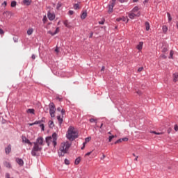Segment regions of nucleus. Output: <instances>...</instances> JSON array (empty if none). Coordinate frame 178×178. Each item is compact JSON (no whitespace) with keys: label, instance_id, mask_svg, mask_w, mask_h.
I'll use <instances>...</instances> for the list:
<instances>
[{"label":"nucleus","instance_id":"5701e85b","mask_svg":"<svg viewBox=\"0 0 178 178\" xmlns=\"http://www.w3.org/2000/svg\"><path fill=\"white\" fill-rule=\"evenodd\" d=\"M27 113H32L33 115H34V112H35V111L33 108H29L26 111Z\"/></svg>","mask_w":178,"mask_h":178},{"label":"nucleus","instance_id":"7ed1b4c3","mask_svg":"<svg viewBox=\"0 0 178 178\" xmlns=\"http://www.w3.org/2000/svg\"><path fill=\"white\" fill-rule=\"evenodd\" d=\"M71 145H72L68 141L62 143L58 150V156H65V154L67 153V151L70 148Z\"/></svg>","mask_w":178,"mask_h":178},{"label":"nucleus","instance_id":"79ce46f5","mask_svg":"<svg viewBox=\"0 0 178 178\" xmlns=\"http://www.w3.org/2000/svg\"><path fill=\"white\" fill-rule=\"evenodd\" d=\"M174 129H175V131H178V126H177V124L175 125Z\"/></svg>","mask_w":178,"mask_h":178},{"label":"nucleus","instance_id":"c9c22d12","mask_svg":"<svg viewBox=\"0 0 178 178\" xmlns=\"http://www.w3.org/2000/svg\"><path fill=\"white\" fill-rule=\"evenodd\" d=\"M90 123H97V120L94 119V118H91L90 120Z\"/></svg>","mask_w":178,"mask_h":178},{"label":"nucleus","instance_id":"f03ea898","mask_svg":"<svg viewBox=\"0 0 178 178\" xmlns=\"http://www.w3.org/2000/svg\"><path fill=\"white\" fill-rule=\"evenodd\" d=\"M66 137L68 140H70V141H73L74 140H76L77 137H79V133L77 132V130L74 129V127H70L68 128Z\"/></svg>","mask_w":178,"mask_h":178},{"label":"nucleus","instance_id":"0eeeda50","mask_svg":"<svg viewBox=\"0 0 178 178\" xmlns=\"http://www.w3.org/2000/svg\"><path fill=\"white\" fill-rule=\"evenodd\" d=\"M140 15H141V13H140V12H138L137 13H134L131 12L128 15L129 19H134L135 17H140Z\"/></svg>","mask_w":178,"mask_h":178},{"label":"nucleus","instance_id":"de8ad7c7","mask_svg":"<svg viewBox=\"0 0 178 178\" xmlns=\"http://www.w3.org/2000/svg\"><path fill=\"white\" fill-rule=\"evenodd\" d=\"M55 52H56V54H59V49L58 47L56 48Z\"/></svg>","mask_w":178,"mask_h":178},{"label":"nucleus","instance_id":"39448f33","mask_svg":"<svg viewBox=\"0 0 178 178\" xmlns=\"http://www.w3.org/2000/svg\"><path fill=\"white\" fill-rule=\"evenodd\" d=\"M49 108L51 118H55V112H56V107H55V104L54 103H50Z\"/></svg>","mask_w":178,"mask_h":178},{"label":"nucleus","instance_id":"ea45409f","mask_svg":"<svg viewBox=\"0 0 178 178\" xmlns=\"http://www.w3.org/2000/svg\"><path fill=\"white\" fill-rule=\"evenodd\" d=\"M161 58H163V59H166V58H168V56H166L165 54H161Z\"/></svg>","mask_w":178,"mask_h":178},{"label":"nucleus","instance_id":"69168bd1","mask_svg":"<svg viewBox=\"0 0 178 178\" xmlns=\"http://www.w3.org/2000/svg\"><path fill=\"white\" fill-rule=\"evenodd\" d=\"M92 35H93V33H91L90 35V38H92Z\"/></svg>","mask_w":178,"mask_h":178},{"label":"nucleus","instance_id":"09e8293b","mask_svg":"<svg viewBox=\"0 0 178 178\" xmlns=\"http://www.w3.org/2000/svg\"><path fill=\"white\" fill-rule=\"evenodd\" d=\"M73 13H74V12L73 10L69 11V15H73Z\"/></svg>","mask_w":178,"mask_h":178},{"label":"nucleus","instance_id":"3c124183","mask_svg":"<svg viewBox=\"0 0 178 178\" xmlns=\"http://www.w3.org/2000/svg\"><path fill=\"white\" fill-rule=\"evenodd\" d=\"M61 5L60 3L57 4V9H59L60 8Z\"/></svg>","mask_w":178,"mask_h":178},{"label":"nucleus","instance_id":"8fccbe9b","mask_svg":"<svg viewBox=\"0 0 178 178\" xmlns=\"http://www.w3.org/2000/svg\"><path fill=\"white\" fill-rule=\"evenodd\" d=\"M65 109L61 110V113H62L63 115H65Z\"/></svg>","mask_w":178,"mask_h":178},{"label":"nucleus","instance_id":"b1692460","mask_svg":"<svg viewBox=\"0 0 178 178\" xmlns=\"http://www.w3.org/2000/svg\"><path fill=\"white\" fill-rule=\"evenodd\" d=\"M81 161V159L80 157L76 158L74 162L75 165H79Z\"/></svg>","mask_w":178,"mask_h":178},{"label":"nucleus","instance_id":"338daca9","mask_svg":"<svg viewBox=\"0 0 178 178\" xmlns=\"http://www.w3.org/2000/svg\"><path fill=\"white\" fill-rule=\"evenodd\" d=\"M105 155L104 154L103 156L101 158V159H104Z\"/></svg>","mask_w":178,"mask_h":178},{"label":"nucleus","instance_id":"bb28decb","mask_svg":"<svg viewBox=\"0 0 178 178\" xmlns=\"http://www.w3.org/2000/svg\"><path fill=\"white\" fill-rule=\"evenodd\" d=\"M49 127L52 129V127H54V121H49Z\"/></svg>","mask_w":178,"mask_h":178},{"label":"nucleus","instance_id":"a19ab883","mask_svg":"<svg viewBox=\"0 0 178 178\" xmlns=\"http://www.w3.org/2000/svg\"><path fill=\"white\" fill-rule=\"evenodd\" d=\"M40 127H41L42 130L44 131V124H41L40 125Z\"/></svg>","mask_w":178,"mask_h":178},{"label":"nucleus","instance_id":"c756f323","mask_svg":"<svg viewBox=\"0 0 178 178\" xmlns=\"http://www.w3.org/2000/svg\"><path fill=\"white\" fill-rule=\"evenodd\" d=\"M90 141H91V137H88V138H85L84 143H86V144L87 143H90Z\"/></svg>","mask_w":178,"mask_h":178},{"label":"nucleus","instance_id":"72a5a7b5","mask_svg":"<svg viewBox=\"0 0 178 178\" xmlns=\"http://www.w3.org/2000/svg\"><path fill=\"white\" fill-rule=\"evenodd\" d=\"M64 162L65 165H70V161L67 160V159H65Z\"/></svg>","mask_w":178,"mask_h":178},{"label":"nucleus","instance_id":"412c9836","mask_svg":"<svg viewBox=\"0 0 178 178\" xmlns=\"http://www.w3.org/2000/svg\"><path fill=\"white\" fill-rule=\"evenodd\" d=\"M33 31H34V29H33L32 28L29 29L27 31L28 35H31V34H33Z\"/></svg>","mask_w":178,"mask_h":178},{"label":"nucleus","instance_id":"680f3d73","mask_svg":"<svg viewBox=\"0 0 178 178\" xmlns=\"http://www.w3.org/2000/svg\"><path fill=\"white\" fill-rule=\"evenodd\" d=\"M104 21H100V22H99V24H104Z\"/></svg>","mask_w":178,"mask_h":178},{"label":"nucleus","instance_id":"6ab92c4d","mask_svg":"<svg viewBox=\"0 0 178 178\" xmlns=\"http://www.w3.org/2000/svg\"><path fill=\"white\" fill-rule=\"evenodd\" d=\"M87 17V11H83L81 15V19H84Z\"/></svg>","mask_w":178,"mask_h":178},{"label":"nucleus","instance_id":"c03bdc74","mask_svg":"<svg viewBox=\"0 0 178 178\" xmlns=\"http://www.w3.org/2000/svg\"><path fill=\"white\" fill-rule=\"evenodd\" d=\"M144 68L143 67H139L138 69V72H143V70Z\"/></svg>","mask_w":178,"mask_h":178},{"label":"nucleus","instance_id":"cd10ccee","mask_svg":"<svg viewBox=\"0 0 178 178\" xmlns=\"http://www.w3.org/2000/svg\"><path fill=\"white\" fill-rule=\"evenodd\" d=\"M47 20H48V19L47 18V15H44L42 19V22H43L44 24H45L47 23Z\"/></svg>","mask_w":178,"mask_h":178},{"label":"nucleus","instance_id":"a878e982","mask_svg":"<svg viewBox=\"0 0 178 178\" xmlns=\"http://www.w3.org/2000/svg\"><path fill=\"white\" fill-rule=\"evenodd\" d=\"M175 54V52L173 51V50H171L170 52V56H169V59H173V55Z\"/></svg>","mask_w":178,"mask_h":178},{"label":"nucleus","instance_id":"2eb2a0df","mask_svg":"<svg viewBox=\"0 0 178 178\" xmlns=\"http://www.w3.org/2000/svg\"><path fill=\"white\" fill-rule=\"evenodd\" d=\"M58 33H59V28H56L54 33H52L51 31H48V34H51V35H55L56 34H58Z\"/></svg>","mask_w":178,"mask_h":178},{"label":"nucleus","instance_id":"a211bd4d","mask_svg":"<svg viewBox=\"0 0 178 178\" xmlns=\"http://www.w3.org/2000/svg\"><path fill=\"white\" fill-rule=\"evenodd\" d=\"M145 27L146 31H149L150 29L149 22H146L145 23Z\"/></svg>","mask_w":178,"mask_h":178},{"label":"nucleus","instance_id":"13d9d810","mask_svg":"<svg viewBox=\"0 0 178 178\" xmlns=\"http://www.w3.org/2000/svg\"><path fill=\"white\" fill-rule=\"evenodd\" d=\"M2 5H3V6L4 5V6H6V5H8V3H6V1H4V2L2 3Z\"/></svg>","mask_w":178,"mask_h":178},{"label":"nucleus","instance_id":"473e14b6","mask_svg":"<svg viewBox=\"0 0 178 178\" xmlns=\"http://www.w3.org/2000/svg\"><path fill=\"white\" fill-rule=\"evenodd\" d=\"M17 3L16 1H13L11 2V8H15V6H16Z\"/></svg>","mask_w":178,"mask_h":178},{"label":"nucleus","instance_id":"49530a36","mask_svg":"<svg viewBox=\"0 0 178 178\" xmlns=\"http://www.w3.org/2000/svg\"><path fill=\"white\" fill-rule=\"evenodd\" d=\"M122 141H129V138H122Z\"/></svg>","mask_w":178,"mask_h":178},{"label":"nucleus","instance_id":"864d4df0","mask_svg":"<svg viewBox=\"0 0 178 178\" xmlns=\"http://www.w3.org/2000/svg\"><path fill=\"white\" fill-rule=\"evenodd\" d=\"M57 111L58 112H60V111H62V108L60 107H58V108H57Z\"/></svg>","mask_w":178,"mask_h":178},{"label":"nucleus","instance_id":"9b49d317","mask_svg":"<svg viewBox=\"0 0 178 178\" xmlns=\"http://www.w3.org/2000/svg\"><path fill=\"white\" fill-rule=\"evenodd\" d=\"M16 162L17 163H18V165H19V166H23V165H24V162L22 159H19V158L16 159Z\"/></svg>","mask_w":178,"mask_h":178},{"label":"nucleus","instance_id":"dca6fc26","mask_svg":"<svg viewBox=\"0 0 178 178\" xmlns=\"http://www.w3.org/2000/svg\"><path fill=\"white\" fill-rule=\"evenodd\" d=\"M12 151V147L10 145H9L5 149L6 154H9Z\"/></svg>","mask_w":178,"mask_h":178},{"label":"nucleus","instance_id":"f704fd0d","mask_svg":"<svg viewBox=\"0 0 178 178\" xmlns=\"http://www.w3.org/2000/svg\"><path fill=\"white\" fill-rule=\"evenodd\" d=\"M113 138H115V136H111L108 137V141L109 143H111L112 141V140H113Z\"/></svg>","mask_w":178,"mask_h":178},{"label":"nucleus","instance_id":"6e6552de","mask_svg":"<svg viewBox=\"0 0 178 178\" xmlns=\"http://www.w3.org/2000/svg\"><path fill=\"white\" fill-rule=\"evenodd\" d=\"M22 143L24 144H29V145H33V143L30 142V140L26 138V136H22Z\"/></svg>","mask_w":178,"mask_h":178},{"label":"nucleus","instance_id":"1a4fd4ad","mask_svg":"<svg viewBox=\"0 0 178 178\" xmlns=\"http://www.w3.org/2000/svg\"><path fill=\"white\" fill-rule=\"evenodd\" d=\"M47 17L49 20L52 21L55 19V14L50 13L49 11L47 13Z\"/></svg>","mask_w":178,"mask_h":178},{"label":"nucleus","instance_id":"9d476101","mask_svg":"<svg viewBox=\"0 0 178 178\" xmlns=\"http://www.w3.org/2000/svg\"><path fill=\"white\" fill-rule=\"evenodd\" d=\"M63 24L67 27V29H72V23L69 22L68 20H65L63 22Z\"/></svg>","mask_w":178,"mask_h":178},{"label":"nucleus","instance_id":"f257e3e1","mask_svg":"<svg viewBox=\"0 0 178 178\" xmlns=\"http://www.w3.org/2000/svg\"><path fill=\"white\" fill-rule=\"evenodd\" d=\"M42 145H44V138L39 137L36 142L33 143V147L31 151L32 156H38V152L42 150Z\"/></svg>","mask_w":178,"mask_h":178},{"label":"nucleus","instance_id":"2f4dec72","mask_svg":"<svg viewBox=\"0 0 178 178\" xmlns=\"http://www.w3.org/2000/svg\"><path fill=\"white\" fill-rule=\"evenodd\" d=\"M167 16L168 17V21L172 22V16L170 15V13H168Z\"/></svg>","mask_w":178,"mask_h":178},{"label":"nucleus","instance_id":"ddd939ff","mask_svg":"<svg viewBox=\"0 0 178 178\" xmlns=\"http://www.w3.org/2000/svg\"><path fill=\"white\" fill-rule=\"evenodd\" d=\"M3 166H5V168H7L8 169H10V168H12L10 163H9L8 161H4L3 163Z\"/></svg>","mask_w":178,"mask_h":178},{"label":"nucleus","instance_id":"aec40b11","mask_svg":"<svg viewBox=\"0 0 178 178\" xmlns=\"http://www.w3.org/2000/svg\"><path fill=\"white\" fill-rule=\"evenodd\" d=\"M57 120H58L59 125L61 126L62 123L63 122V118L60 117V115H58L57 117Z\"/></svg>","mask_w":178,"mask_h":178},{"label":"nucleus","instance_id":"4d7b16f0","mask_svg":"<svg viewBox=\"0 0 178 178\" xmlns=\"http://www.w3.org/2000/svg\"><path fill=\"white\" fill-rule=\"evenodd\" d=\"M167 131L168 134H170V131H172V129H168Z\"/></svg>","mask_w":178,"mask_h":178},{"label":"nucleus","instance_id":"6e6d98bb","mask_svg":"<svg viewBox=\"0 0 178 178\" xmlns=\"http://www.w3.org/2000/svg\"><path fill=\"white\" fill-rule=\"evenodd\" d=\"M122 20V17H120V18H117L116 19V21L117 22H120Z\"/></svg>","mask_w":178,"mask_h":178},{"label":"nucleus","instance_id":"37998d69","mask_svg":"<svg viewBox=\"0 0 178 178\" xmlns=\"http://www.w3.org/2000/svg\"><path fill=\"white\" fill-rule=\"evenodd\" d=\"M90 154H92V152H89L86 153L85 154V156H90Z\"/></svg>","mask_w":178,"mask_h":178},{"label":"nucleus","instance_id":"0e129e2a","mask_svg":"<svg viewBox=\"0 0 178 178\" xmlns=\"http://www.w3.org/2000/svg\"><path fill=\"white\" fill-rule=\"evenodd\" d=\"M2 34H4L3 30H1V35H2Z\"/></svg>","mask_w":178,"mask_h":178},{"label":"nucleus","instance_id":"58836bf2","mask_svg":"<svg viewBox=\"0 0 178 178\" xmlns=\"http://www.w3.org/2000/svg\"><path fill=\"white\" fill-rule=\"evenodd\" d=\"M122 141H123V140H122V138L118 140L117 141L115 142V144H119V143H122Z\"/></svg>","mask_w":178,"mask_h":178},{"label":"nucleus","instance_id":"423d86ee","mask_svg":"<svg viewBox=\"0 0 178 178\" xmlns=\"http://www.w3.org/2000/svg\"><path fill=\"white\" fill-rule=\"evenodd\" d=\"M115 5H116V0H112L108 5V13H112V12H113V8L115 7Z\"/></svg>","mask_w":178,"mask_h":178},{"label":"nucleus","instance_id":"20e7f679","mask_svg":"<svg viewBox=\"0 0 178 178\" xmlns=\"http://www.w3.org/2000/svg\"><path fill=\"white\" fill-rule=\"evenodd\" d=\"M58 140V135L56 133H54L51 136L46 138V143L47 145L49 144H53L54 147H56V140Z\"/></svg>","mask_w":178,"mask_h":178},{"label":"nucleus","instance_id":"603ef678","mask_svg":"<svg viewBox=\"0 0 178 178\" xmlns=\"http://www.w3.org/2000/svg\"><path fill=\"white\" fill-rule=\"evenodd\" d=\"M121 20H122V22H126V20H127V18L126 17H122V19Z\"/></svg>","mask_w":178,"mask_h":178},{"label":"nucleus","instance_id":"4be33fe9","mask_svg":"<svg viewBox=\"0 0 178 178\" xmlns=\"http://www.w3.org/2000/svg\"><path fill=\"white\" fill-rule=\"evenodd\" d=\"M163 33H164V34H166V33L168 32V26L166 25L163 26Z\"/></svg>","mask_w":178,"mask_h":178},{"label":"nucleus","instance_id":"f8f14e48","mask_svg":"<svg viewBox=\"0 0 178 178\" xmlns=\"http://www.w3.org/2000/svg\"><path fill=\"white\" fill-rule=\"evenodd\" d=\"M172 80L174 83H177V81H178V73H174L172 74Z\"/></svg>","mask_w":178,"mask_h":178},{"label":"nucleus","instance_id":"e2e57ef3","mask_svg":"<svg viewBox=\"0 0 178 178\" xmlns=\"http://www.w3.org/2000/svg\"><path fill=\"white\" fill-rule=\"evenodd\" d=\"M32 59H35V55L34 54L32 55Z\"/></svg>","mask_w":178,"mask_h":178},{"label":"nucleus","instance_id":"7c9ffc66","mask_svg":"<svg viewBox=\"0 0 178 178\" xmlns=\"http://www.w3.org/2000/svg\"><path fill=\"white\" fill-rule=\"evenodd\" d=\"M24 3H26V5L29 6V5L31 3V1L30 0H24Z\"/></svg>","mask_w":178,"mask_h":178},{"label":"nucleus","instance_id":"5fc2aeb1","mask_svg":"<svg viewBox=\"0 0 178 178\" xmlns=\"http://www.w3.org/2000/svg\"><path fill=\"white\" fill-rule=\"evenodd\" d=\"M105 71V67L103 66L101 69V72H104Z\"/></svg>","mask_w":178,"mask_h":178},{"label":"nucleus","instance_id":"774afa93","mask_svg":"<svg viewBox=\"0 0 178 178\" xmlns=\"http://www.w3.org/2000/svg\"><path fill=\"white\" fill-rule=\"evenodd\" d=\"M148 2V0H145L144 3H147Z\"/></svg>","mask_w":178,"mask_h":178},{"label":"nucleus","instance_id":"f3484780","mask_svg":"<svg viewBox=\"0 0 178 178\" xmlns=\"http://www.w3.org/2000/svg\"><path fill=\"white\" fill-rule=\"evenodd\" d=\"M139 8H138V6H135L134 8H133V10H131V13H138V12H140V11H138L139 10Z\"/></svg>","mask_w":178,"mask_h":178},{"label":"nucleus","instance_id":"393cba45","mask_svg":"<svg viewBox=\"0 0 178 178\" xmlns=\"http://www.w3.org/2000/svg\"><path fill=\"white\" fill-rule=\"evenodd\" d=\"M150 133L153 134H156L157 136H161L162 134H163V132H161V133H157L155 131H151Z\"/></svg>","mask_w":178,"mask_h":178},{"label":"nucleus","instance_id":"4c0bfd02","mask_svg":"<svg viewBox=\"0 0 178 178\" xmlns=\"http://www.w3.org/2000/svg\"><path fill=\"white\" fill-rule=\"evenodd\" d=\"M74 8L76 9V10H77V9H80V7L79 6V4L76 3V4H74Z\"/></svg>","mask_w":178,"mask_h":178},{"label":"nucleus","instance_id":"052dcab7","mask_svg":"<svg viewBox=\"0 0 178 178\" xmlns=\"http://www.w3.org/2000/svg\"><path fill=\"white\" fill-rule=\"evenodd\" d=\"M134 161H138V156H136Z\"/></svg>","mask_w":178,"mask_h":178},{"label":"nucleus","instance_id":"a18cd8bd","mask_svg":"<svg viewBox=\"0 0 178 178\" xmlns=\"http://www.w3.org/2000/svg\"><path fill=\"white\" fill-rule=\"evenodd\" d=\"M119 1H120L121 3H124V2H127V0H119Z\"/></svg>","mask_w":178,"mask_h":178},{"label":"nucleus","instance_id":"e433bc0d","mask_svg":"<svg viewBox=\"0 0 178 178\" xmlns=\"http://www.w3.org/2000/svg\"><path fill=\"white\" fill-rule=\"evenodd\" d=\"M162 52H163V54H165V53L168 52V48L163 47V49H162Z\"/></svg>","mask_w":178,"mask_h":178},{"label":"nucleus","instance_id":"c85d7f7f","mask_svg":"<svg viewBox=\"0 0 178 178\" xmlns=\"http://www.w3.org/2000/svg\"><path fill=\"white\" fill-rule=\"evenodd\" d=\"M40 123H41V121H35L33 123L29 124V126H34V124H39Z\"/></svg>","mask_w":178,"mask_h":178},{"label":"nucleus","instance_id":"bf43d9fd","mask_svg":"<svg viewBox=\"0 0 178 178\" xmlns=\"http://www.w3.org/2000/svg\"><path fill=\"white\" fill-rule=\"evenodd\" d=\"M85 147H86V143H83V147H81V149H83V148H85Z\"/></svg>","mask_w":178,"mask_h":178},{"label":"nucleus","instance_id":"4468645a","mask_svg":"<svg viewBox=\"0 0 178 178\" xmlns=\"http://www.w3.org/2000/svg\"><path fill=\"white\" fill-rule=\"evenodd\" d=\"M143 45H144V43L143 42H140L139 44L136 46V48L138 51H141L143 49Z\"/></svg>","mask_w":178,"mask_h":178}]
</instances>
